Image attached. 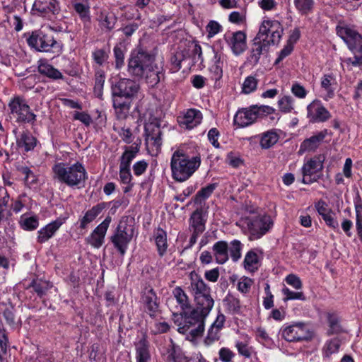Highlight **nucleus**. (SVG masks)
<instances>
[{"label": "nucleus", "instance_id": "1", "mask_svg": "<svg viewBox=\"0 0 362 362\" xmlns=\"http://www.w3.org/2000/svg\"><path fill=\"white\" fill-rule=\"evenodd\" d=\"M127 71L135 78L145 79L151 87L157 85L163 76V68L156 63V55L143 48L132 52L128 59Z\"/></svg>", "mask_w": 362, "mask_h": 362}, {"label": "nucleus", "instance_id": "2", "mask_svg": "<svg viewBox=\"0 0 362 362\" xmlns=\"http://www.w3.org/2000/svg\"><path fill=\"white\" fill-rule=\"evenodd\" d=\"M201 164L199 156H188L184 150H175L170 159L172 177L177 182L187 180L199 168Z\"/></svg>", "mask_w": 362, "mask_h": 362}, {"label": "nucleus", "instance_id": "3", "mask_svg": "<svg viewBox=\"0 0 362 362\" xmlns=\"http://www.w3.org/2000/svg\"><path fill=\"white\" fill-rule=\"evenodd\" d=\"M54 178L70 187L83 185L88 179V174L83 165L77 161L73 164L57 163L52 167Z\"/></svg>", "mask_w": 362, "mask_h": 362}, {"label": "nucleus", "instance_id": "4", "mask_svg": "<svg viewBox=\"0 0 362 362\" xmlns=\"http://www.w3.org/2000/svg\"><path fill=\"white\" fill-rule=\"evenodd\" d=\"M189 277L188 291L193 296L197 307L198 309H202L204 313H210L214 305V300L211 295V288L195 272H192Z\"/></svg>", "mask_w": 362, "mask_h": 362}, {"label": "nucleus", "instance_id": "5", "mask_svg": "<svg viewBox=\"0 0 362 362\" xmlns=\"http://www.w3.org/2000/svg\"><path fill=\"white\" fill-rule=\"evenodd\" d=\"M209 314L197 307L190 311L180 313L182 322L179 325L178 332L189 334L194 339L202 336L204 331L205 319Z\"/></svg>", "mask_w": 362, "mask_h": 362}, {"label": "nucleus", "instance_id": "6", "mask_svg": "<svg viewBox=\"0 0 362 362\" xmlns=\"http://www.w3.org/2000/svg\"><path fill=\"white\" fill-rule=\"evenodd\" d=\"M133 236V226L128 223L127 217H122L110 237V242L119 255L124 256Z\"/></svg>", "mask_w": 362, "mask_h": 362}, {"label": "nucleus", "instance_id": "7", "mask_svg": "<svg viewBox=\"0 0 362 362\" xmlns=\"http://www.w3.org/2000/svg\"><path fill=\"white\" fill-rule=\"evenodd\" d=\"M28 45L38 52H52L59 54L62 51L63 45L57 41L50 33H45L38 30L33 32L27 39Z\"/></svg>", "mask_w": 362, "mask_h": 362}, {"label": "nucleus", "instance_id": "8", "mask_svg": "<svg viewBox=\"0 0 362 362\" xmlns=\"http://www.w3.org/2000/svg\"><path fill=\"white\" fill-rule=\"evenodd\" d=\"M140 85L133 79L122 78L112 82V97L132 100L137 98L140 91Z\"/></svg>", "mask_w": 362, "mask_h": 362}, {"label": "nucleus", "instance_id": "9", "mask_svg": "<svg viewBox=\"0 0 362 362\" xmlns=\"http://www.w3.org/2000/svg\"><path fill=\"white\" fill-rule=\"evenodd\" d=\"M245 223L250 233V240H257L268 233L274 225L269 215L262 214L245 218Z\"/></svg>", "mask_w": 362, "mask_h": 362}, {"label": "nucleus", "instance_id": "10", "mask_svg": "<svg viewBox=\"0 0 362 362\" xmlns=\"http://www.w3.org/2000/svg\"><path fill=\"white\" fill-rule=\"evenodd\" d=\"M10 114L16 118L18 123L34 124L36 115L34 114L25 100L21 96H15L8 103Z\"/></svg>", "mask_w": 362, "mask_h": 362}, {"label": "nucleus", "instance_id": "11", "mask_svg": "<svg viewBox=\"0 0 362 362\" xmlns=\"http://www.w3.org/2000/svg\"><path fill=\"white\" fill-rule=\"evenodd\" d=\"M283 31V27L278 21L264 20L256 36V40H261L262 37H264L266 38V40H267L269 44L274 45L279 43Z\"/></svg>", "mask_w": 362, "mask_h": 362}, {"label": "nucleus", "instance_id": "12", "mask_svg": "<svg viewBox=\"0 0 362 362\" xmlns=\"http://www.w3.org/2000/svg\"><path fill=\"white\" fill-rule=\"evenodd\" d=\"M281 334L285 340L289 342L308 341L312 338L311 332L302 322L284 325L281 329Z\"/></svg>", "mask_w": 362, "mask_h": 362}, {"label": "nucleus", "instance_id": "13", "mask_svg": "<svg viewBox=\"0 0 362 362\" xmlns=\"http://www.w3.org/2000/svg\"><path fill=\"white\" fill-rule=\"evenodd\" d=\"M145 143L148 151H158L162 145V132L156 119L146 122L144 125Z\"/></svg>", "mask_w": 362, "mask_h": 362}, {"label": "nucleus", "instance_id": "14", "mask_svg": "<svg viewBox=\"0 0 362 362\" xmlns=\"http://www.w3.org/2000/svg\"><path fill=\"white\" fill-rule=\"evenodd\" d=\"M337 33L350 50L354 53L362 54V36L356 30L349 27H339L337 28Z\"/></svg>", "mask_w": 362, "mask_h": 362}, {"label": "nucleus", "instance_id": "15", "mask_svg": "<svg viewBox=\"0 0 362 362\" xmlns=\"http://www.w3.org/2000/svg\"><path fill=\"white\" fill-rule=\"evenodd\" d=\"M325 155L320 154L310 158L309 160L304 163L302 168L303 183L310 184L315 180L312 179L311 176L322 170L323 162L325 161Z\"/></svg>", "mask_w": 362, "mask_h": 362}, {"label": "nucleus", "instance_id": "16", "mask_svg": "<svg viewBox=\"0 0 362 362\" xmlns=\"http://www.w3.org/2000/svg\"><path fill=\"white\" fill-rule=\"evenodd\" d=\"M111 221L112 218L107 216L86 238V242L95 248H100L105 242V237Z\"/></svg>", "mask_w": 362, "mask_h": 362}, {"label": "nucleus", "instance_id": "17", "mask_svg": "<svg viewBox=\"0 0 362 362\" xmlns=\"http://www.w3.org/2000/svg\"><path fill=\"white\" fill-rule=\"evenodd\" d=\"M307 112V117L313 123L325 122L331 117L329 112L318 100H313L308 105Z\"/></svg>", "mask_w": 362, "mask_h": 362}, {"label": "nucleus", "instance_id": "18", "mask_svg": "<svg viewBox=\"0 0 362 362\" xmlns=\"http://www.w3.org/2000/svg\"><path fill=\"white\" fill-rule=\"evenodd\" d=\"M224 37L234 54L239 55L246 49V35L244 32H234L230 35H225Z\"/></svg>", "mask_w": 362, "mask_h": 362}, {"label": "nucleus", "instance_id": "19", "mask_svg": "<svg viewBox=\"0 0 362 362\" xmlns=\"http://www.w3.org/2000/svg\"><path fill=\"white\" fill-rule=\"evenodd\" d=\"M202 113L200 110L191 108L177 117L180 126L186 129H192L198 126L202 120Z\"/></svg>", "mask_w": 362, "mask_h": 362}, {"label": "nucleus", "instance_id": "20", "mask_svg": "<svg viewBox=\"0 0 362 362\" xmlns=\"http://www.w3.org/2000/svg\"><path fill=\"white\" fill-rule=\"evenodd\" d=\"M141 301L144 309L151 317L155 316L158 310L159 303L158 298L153 288L146 287L142 291Z\"/></svg>", "mask_w": 362, "mask_h": 362}, {"label": "nucleus", "instance_id": "21", "mask_svg": "<svg viewBox=\"0 0 362 362\" xmlns=\"http://www.w3.org/2000/svg\"><path fill=\"white\" fill-rule=\"evenodd\" d=\"M66 218L59 217L47 224L37 231V242L42 244L52 238L59 228L66 222Z\"/></svg>", "mask_w": 362, "mask_h": 362}, {"label": "nucleus", "instance_id": "22", "mask_svg": "<svg viewBox=\"0 0 362 362\" xmlns=\"http://www.w3.org/2000/svg\"><path fill=\"white\" fill-rule=\"evenodd\" d=\"M257 120V115L252 106L238 110L234 116V124L239 127H245L253 124Z\"/></svg>", "mask_w": 362, "mask_h": 362}, {"label": "nucleus", "instance_id": "23", "mask_svg": "<svg viewBox=\"0 0 362 362\" xmlns=\"http://www.w3.org/2000/svg\"><path fill=\"white\" fill-rule=\"evenodd\" d=\"M33 9L43 16L54 15L59 12V6L56 0H35Z\"/></svg>", "mask_w": 362, "mask_h": 362}, {"label": "nucleus", "instance_id": "24", "mask_svg": "<svg viewBox=\"0 0 362 362\" xmlns=\"http://www.w3.org/2000/svg\"><path fill=\"white\" fill-rule=\"evenodd\" d=\"M327 132L326 129L318 132L317 134L305 139L300 146V152L315 151L325 138Z\"/></svg>", "mask_w": 362, "mask_h": 362}, {"label": "nucleus", "instance_id": "25", "mask_svg": "<svg viewBox=\"0 0 362 362\" xmlns=\"http://www.w3.org/2000/svg\"><path fill=\"white\" fill-rule=\"evenodd\" d=\"M190 226L193 228V236L194 240L205 230V221L203 218V211L202 209H196L192 214L190 219Z\"/></svg>", "mask_w": 362, "mask_h": 362}, {"label": "nucleus", "instance_id": "26", "mask_svg": "<svg viewBox=\"0 0 362 362\" xmlns=\"http://www.w3.org/2000/svg\"><path fill=\"white\" fill-rule=\"evenodd\" d=\"M105 208V203L101 202L88 209L84 216L79 219L80 228L86 229L88 225L93 222Z\"/></svg>", "mask_w": 362, "mask_h": 362}, {"label": "nucleus", "instance_id": "27", "mask_svg": "<svg viewBox=\"0 0 362 362\" xmlns=\"http://www.w3.org/2000/svg\"><path fill=\"white\" fill-rule=\"evenodd\" d=\"M149 346V342L145 336L135 344L136 362H148L151 359Z\"/></svg>", "mask_w": 362, "mask_h": 362}, {"label": "nucleus", "instance_id": "28", "mask_svg": "<svg viewBox=\"0 0 362 362\" xmlns=\"http://www.w3.org/2000/svg\"><path fill=\"white\" fill-rule=\"evenodd\" d=\"M71 4L82 21L89 22L90 21L89 0H72Z\"/></svg>", "mask_w": 362, "mask_h": 362}, {"label": "nucleus", "instance_id": "29", "mask_svg": "<svg viewBox=\"0 0 362 362\" xmlns=\"http://www.w3.org/2000/svg\"><path fill=\"white\" fill-rule=\"evenodd\" d=\"M254 43L251 49V60L257 63L260 59L262 54L267 53L269 49V43L266 38L262 37L261 40H257L256 37L254 40Z\"/></svg>", "mask_w": 362, "mask_h": 362}, {"label": "nucleus", "instance_id": "30", "mask_svg": "<svg viewBox=\"0 0 362 362\" xmlns=\"http://www.w3.org/2000/svg\"><path fill=\"white\" fill-rule=\"evenodd\" d=\"M213 255L217 263L223 264L228 259V244L220 240L212 247Z\"/></svg>", "mask_w": 362, "mask_h": 362}, {"label": "nucleus", "instance_id": "31", "mask_svg": "<svg viewBox=\"0 0 362 362\" xmlns=\"http://www.w3.org/2000/svg\"><path fill=\"white\" fill-rule=\"evenodd\" d=\"M38 72L54 80L63 78L62 74L45 59L38 61Z\"/></svg>", "mask_w": 362, "mask_h": 362}, {"label": "nucleus", "instance_id": "32", "mask_svg": "<svg viewBox=\"0 0 362 362\" xmlns=\"http://www.w3.org/2000/svg\"><path fill=\"white\" fill-rule=\"evenodd\" d=\"M112 103L117 118L118 119H126L130 110L131 100L123 101L119 98L112 97Z\"/></svg>", "mask_w": 362, "mask_h": 362}, {"label": "nucleus", "instance_id": "33", "mask_svg": "<svg viewBox=\"0 0 362 362\" xmlns=\"http://www.w3.org/2000/svg\"><path fill=\"white\" fill-rule=\"evenodd\" d=\"M153 238L157 247V250L160 257H163L168 248L167 233L160 228H158L154 230Z\"/></svg>", "mask_w": 362, "mask_h": 362}, {"label": "nucleus", "instance_id": "34", "mask_svg": "<svg viewBox=\"0 0 362 362\" xmlns=\"http://www.w3.org/2000/svg\"><path fill=\"white\" fill-rule=\"evenodd\" d=\"M16 143L18 147L23 148L25 151H29L36 146V139L29 131L26 130L17 137Z\"/></svg>", "mask_w": 362, "mask_h": 362}, {"label": "nucleus", "instance_id": "35", "mask_svg": "<svg viewBox=\"0 0 362 362\" xmlns=\"http://www.w3.org/2000/svg\"><path fill=\"white\" fill-rule=\"evenodd\" d=\"M52 286V285L48 281L42 279H33L25 288L29 289L33 288L37 295L40 298H42Z\"/></svg>", "mask_w": 362, "mask_h": 362}, {"label": "nucleus", "instance_id": "36", "mask_svg": "<svg viewBox=\"0 0 362 362\" xmlns=\"http://www.w3.org/2000/svg\"><path fill=\"white\" fill-rule=\"evenodd\" d=\"M173 296L180 308V313L190 310L191 304L189 298L181 287H175L173 291Z\"/></svg>", "mask_w": 362, "mask_h": 362}, {"label": "nucleus", "instance_id": "37", "mask_svg": "<svg viewBox=\"0 0 362 362\" xmlns=\"http://www.w3.org/2000/svg\"><path fill=\"white\" fill-rule=\"evenodd\" d=\"M296 11L302 16H307L313 12L315 0H293Z\"/></svg>", "mask_w": 362, "mask_h": 362}, {"label": "nucleus", "instance_id": "38", "mask_svg": "<svg viewBox=\"0 0 362 362\" xmlns=\"http://www.w3.org/2000/svg\"><path fill=\"white\" fill-rule=\"evenodd\" d=\"M341 346V341L338 337L327 340L322 348L323 358H329L330 356L339 351Z\"/></svg>", "mask_w": 362, "mask_h": 362}, {"label": "nucleus", "instance_id": "39", "mask_svg": "<svg viewBox=\"0 0 362 362\" xmlns=\"http://www.w3.org/2000/svg\"><path fill=\"white\" fill-rule=\"evenodd\" d=\"M279 139V136L275 131H267L261 136L260 146L262 148L268 149L276 144Z\"/></svg>", "mask_w": 362, "mask_h": 362}, {"label": "nucleus", "instance_id": "40", "mask_svg": "<svg viewBox=\"0 0 362 362\" xmlns=\"http://www.w3.org/2000/svg\"><path fill=\"white\" fill-rule=\"evenodd\" d=\"M216 187V183L209 184L207 186L202 187L197 192L194 198V204L202 205V203H204V201L211 195Z\"/></svg>", "mask_w": 362, "mask_h": 362}, {"label": "nucleus", "instance_id": "41", "mask_svg": "<svg viewBox=\"0 0 362 362\" xmlns=\"http://www.w3.org/2000/svg\"><path fill=\"white\" fill-rule=\"evenodd\" d=\"M18 223L22 229L31 231L38 227L39 219L36 216L28 217L26 214H23L21 216Z\"/></svg>", "mask_w": 362, "mask_h": 362}, {"label": "nucleus", "instance_id": "42", "mask_svg": "<svg viewBox=\"0 0 362 362\" xmlns=\"http://www.w3.org/2000/svg\"><path fill=\"white\" fill-rule=\"evenodd\" d=\"M119 180L122 184L126 185L123 188L124 193H128L132 191L134 183L132 182V176L130 172V168H120L119 167Z\"/></svg>", "mask_w": 362, "mask_h": 362}, {"label": "nucleus", "instance_id": "43", "mask_svg": "<svg viewBox=\"0 0 362 362\" xmlns=\"http://www.w3.org/2000/svg\"><path fill=\"white\" fill-rule=\"evenodd\" d=\"M165 361L166 362H192L194 358L177 354L175 344H172L168 348V356Z\"/></svg>", "mask_w": 362, "mask_h": 362}, {"label": "nucleus", "instance_id": "44", "mask_svg": "<svg viewBox=\"0 0 362 362\" xmlns=\"http://www.w3.org/2000/svg\"><path fill=\"white\" fill-rule=\"evenodd\" d=\"M100 25L107 30L110 31L115 27L117 22V18L113 13H109L105 11H101L99 16Z\"/></svg>", "mask_w": 362, "mask_h": 362}, {"label": "nucleus", "instance_id": "45", "mask_svg": "<svg viewBox=\"0 0 362 362\" xmlns=\"http://www.w3.org/2000/svg\"><path fill=\"white\" fill-rule=\"evenodd\" d=\"M244 264L246 269L250 272L257 270L259 264L257 254L254 250L249 251L245 257Z\"/></svg>", "mask_w": 362, "mask_h": 362}, {"label": "nucleus", "instance_id": "46", "mask_svg": "<svg viewBox=\"0 0 362 362\" xmlns=\"http://www.w3.org/2000/svg\"><path fill=\"white\" fill-rule=\"evenodd\" d=\"M335 83V78L332 75H325L322 78L321 87L327 92L326 100L332 98L334 95V88L332 86Z\"/></svg>", "mask_w": 362, "mask_h": 362}, {"label": "nucleus", "instance_id": "47", "mask_svg": "<svg viewBox=\"0 0 362 362\" xmlns=\"http://www.w3.org/2000/svg\"><path fill=\"white\" fill-rule=\"evenodd\" d=\"M223 303L230 313H238L240 310V300L233 295L228 294L223 299Z\"/></svg>", "mask_w": 362, "mask_h": 362}, {"label": "nucleus", "instance_id": "48", "mask_svg": "<svg viewBox=\"0 0 362 362\" xmlns=\"http://www.w3.org/2000/svg\"><path fill=\"white\" fill-rule=\"evenodd\" d=\"M17 170L25 176L24 182L26 185H33L37 182V175L29 167L26 165H19L17 167Z\"/></svg>", "mask_w": 362, "mask_h": 362}, {"label": "nucleus", "instance_id": "49", "mask_svg": "<svg viewBox=\"0 0 362 362\" xmlns=\"http://www.w3.org/2000/svg\"><path fill=\"white\" fill-rule=\"evenodd\" d=\"M105 83V74L103 71L100 70L95 73L94 93L98 98L103 95V89Z\"/></svg>", "mask_w": 362, "mask_h": 362}, {"label": "nucleus", "instance_id": "50", "mask_svg": "<svg viewBox=\"0 0 362 362\" xmlns=\"http://www.w3.org/2000/svg\"><path fill=\"white\" fill-rule=\"evenodd\" d=\"M257 83L258 80L255 76L246 77L242 86V93L250 94L254 92L257 89Z\"/></svg>", "mask_w": 362, "mask_h": 362}, {"label": "nucleus", "instance_id": "51", "mask_svg": "<svg viewBox=\"0 0 362 362\" xmlns=\"http://www.w3.org/2000/svg\"><path fill=\"white\" fill-rule=\"evenodd\" d=\"M242 247V243L238 240L231 241L228 245V252L234 262H237L241 257Z\"/></svg>", "mask_w": 362, "mask_h": 362}, {"label": "nucleus", "instance_id": "52", "mask_svg": "<svg viewBox=\"0 0 362 362\" xmlns=\"http://www.w3.org/2000/svg\"><path fill=\"white\" fill-rule=\"evenodd\" d=\"M329 329L327 330L328 335L339 334L342 331L341 327L339 325V319L337 316L329 314L328 315Z\"/></svg>", "mask_w": 362, "mask_h": 362}, {"label": "nucleus", "instance_id": "53", "mask_svg": "<svg viewBox=\"0 0 362 362\" xmlns=\"http://www.w3.org/2000/svg\"><path fill=\"white\" fill-rule=\"evenodd\" d=\"M137 151L133 149H127L122 155L119 167L130 168V164L135 158Z\"/></svg>", "mask_w": 362, "mask_h": 362}, {"label": "nucleus", "instance_id": "54", "mask_svg": "<svg viewBox=\"0 0 362 362\" xmlns=\"http://www.w3.org/2000/svg\"><path fill=\"white\" fill-rule=\"evenodd\" d=\"M235 346L240 355L247 358L251 357L252 350L248 345L247 341H236Z\"/></svg>", "mask_w": 362, "mask_h": 362}, {"label": "nucleus", "instance_id": "55", "mask_svg": "<svg viewBox=\"0 0 362 362\" xmlns=\"http://www.w3.org/2000/svg\"><path fill=\"white\" fill-rule=\"evenodd\" d=\"M293 100L291 96H284L278 101L280 110L284 113L291 112L293 109Z\"/></svg>", "mask_w": 362, "mask_h": 362}, {"label": "nucleus", "instance_id": "56", "mask_svg": "<svg viewBox=\"0 0 362 362\" xmlns=\"http://www.w3.org/2000/svg\"><path fill=\"white\" fill-rule=\"evenodd\" d=\"M282 293L285 296L284 301L290 300H305V297L303 292H296L291 291L288 288L284 287L282 289Z\"/></svg>", "mask_w": 362, "mask_h": 362}, {"label": "nucleus", "instance_id": "57", "mask_svg": "<svg viewBox=\"0 0 362 362\" xmlns=\"http://www.w3.org/2000/svg\"><path fill=\"white\" fill-rule=\"evenodd\" d=\"M252 108L257 115V119L275 112V109L268 105H252Z\"/></svg>", "mask_w": 362, "mask_h": 362}, {"label": "nucleus", "instance_id": "58", "mask_svg": "<svg viewBox=\"0 0 362 362\" xmlns=\"http://www.w3.org/2000/svg\"><path fill=\"white\" fill-rule=\"evenodd\" d=\"M114 57L115 59V68L121 69L124 64V54L120 46L116 45L114 49Z\"/></svg>", "mask_w": 362, "mask_h": 362}, {"label": "nucleus", "instance_id": "59", "mask_svg": "<svg viewBox=\"0 0 362 362\" xmlns=\"http://www.w3.org/2000/svg\"><path fill=\"white\" fill-rule=\"evenodd\" d=\"M221 329L211 325L208 330L207 336L205 338V343L208 345L213 344L220 339Z\"/></svg>", "mask_w": 362, "mask_h": 362}, {"label": "nucleus", "instance_id": "60", "mask_svg": "<svg viewBox=\"0 0 362 362\" xmlns=\"http://www.w3.org/2000/svg\"><path fill=\"white\" fill-rule=\"evenodd\" d=\"M92 57L94 62L99 66L103 65L108 58L107 54L102 49H98L93 52Z\"/></svg>", "mask_w": 362, "mask_h": 362}, {"label": "nucleus", "instance_id": "61", "mask_svg": "<svg viewBox=\"0 0 362 362\" xmlns=\"http://www.w3.org/2000/svg\"><path fill=\"white\" fill-rule=\"evenodd\" d=\"M218 356L222 362H232L235 353L228 348L222 347L218 351Z\"/></svg>", "mask_w": 362, "mask_h": 362}, {"label": "nucleus", "instance_id": "62", "mask_svg": "<svg viewBox=\"0 0 362 362\" xmlns=\"http://www.w3.org/2000/svg\"><path fill=\"white\" fill-rule=\"evenodd\" d=\"M293 50V44L290 42H288L284 48L280 51L279 57L276 59L274 64H279L284 58L290 55Z\"/></svg>", "mask_w": 362, "mask_h": 362}, {"label": "nucleus", "instance_id": "63", "mask_svg": "<svg viewBox=\"0 0 362 362\" xmlns=\"http://www.w3.org/2000/svg\"><path fill=\"white\" fill-rule=\"evenodd\" d=\"M252 284V280L250 278L243 277L238 283V290L243 293H247L249 292Z\"/></svg>", "mask_w": 362, "mask_h": 362}, {"label": "nucleus", "instance_id": "64", "mask_svg": "<svg viewBox=\"0 0 362 362\" xmlns=\"http://www.w3.org/2000/svg\"><path fill=\"white\" fill-rule=\"evenodd\" d=\"M192 60L194 64L199 63L202 65L204 58L202 56V50L201 46L198 43H195L192 50Z\"/></svg>", "mask_w": 362, "mask_h": 362}]
</instances>
